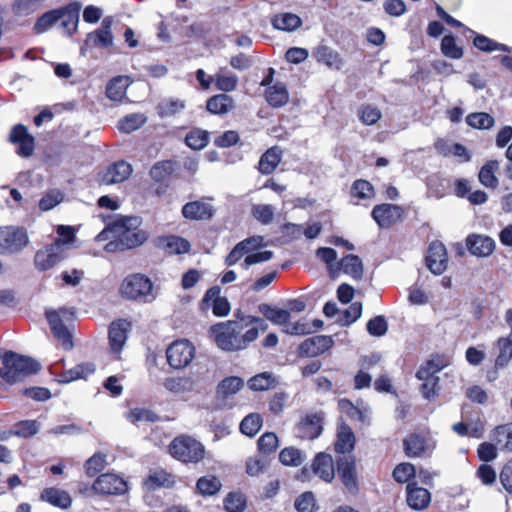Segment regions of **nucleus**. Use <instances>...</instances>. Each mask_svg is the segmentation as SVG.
Wrapping results in <instances>:
<instances>
[{
    "mask_svg": "<svg viewBox=\"0 0 512 512\" xmlns=\"http://www.w3.org/2000/svg\"><path fill=\"white\" fill-rule=\"evenodd\" d=\"M499 166L500 165L497 160L487 161L479 171V182L487 188L495 189L499 184L498 178L496 176V173L499 170Z\"/></svg>",
    "mask_w": 512,
    "mask_h": 512,
    "instance_id": "nucleus-33",
    "label": "nucleus"
},
{
    "mask_svg": "<svg viewBox=\"0 0 512 512\" xmlns=\"http://www.w3.org/2000/svg\"><path fill=\"white\" fill-rule=\"evenodd\" d=\"M323 418L319 413L309 414L303 417L295 427V435L301 439L313 440L323 430Z\"/></svg>",
    "mask_w": 512,
    "mask_h": 512,
    "instance_id": "nucleus-11",
    "label": "nucleus"
},
{
    "mask_svg": "<svg viewBox=\"0 0 512 512\" xmlns=\"http://www.w3.org/2000/svg\"><path fill=\"white\" fill-rule=\"evenodd\" d=\"M140 221L137 217H125L115 221L107 230L98 234V239H107V234L119 238L120 250L125 251L136 248L143 244L147 237L146 233L138 229Z\"/></svg>",
    "mask_w": 512,
    "mask_h": 512,
    "instance_id": "nucleus-1",
    "label": "nucleus"
},
{
    "mask_svg": "<svg viewBox=\"0 0 512 512\" xmlns=\"http://www.w3.org/2000/svg\"><path fill=\"white\" fill-rule=\"evenodd\" d=\"M186 107L185 101L178 98H167L157 105V113L161 118L172 117Z\"/></svg>",
    "mask_w": 512,
    "mask_h": 512,
    "instance_id": "nucleus-41",
    "label": "nucleus"
},
{
    "mask_svg": "<svg viewBox=\"0 0 512 512\" xmlns=\"http://www.w3.org/2000/svg\"><path fill=\"white\" fill-rule=\"evenodd\" d=\"M355 435L352 429L345 423H340L337 432V441L335 451L341 454L350 452L354 449Z\"/></svg>",
    "mask_w": 512,
    "mask_h": 512,
    "instance_id": "nucleus-29",
    "label": "nucleus"
},
{
    "mask_svg": "<svg viewBox=\"0 0 512 512\" xmlns=\"http://www.w3.org/2000/svg\"><path fill=\"white\" fill-rule=\"evenodd\" d=\"M60 259V249L58 245L51 244L36 253L34 262L39 270L44 271L52 268Z\"/></svg>",
    "mask_w": 512,
    "mask_h": 512,
    "instance_id": "nucleus-24",
    "label": "nucleus"
},
{
    "mask_svg": "<svg viewBox=\"0 0 512 512\" xmlns=\"http://www.w3.org/2000/svg\"><path fill=\"white\" fill-rule=\"evenodd\" d=\"M128 85V77H114L106 86V96L112 101H121L126 95Z\"/></svg>",
    "mask_w": 512,
    "mask_h": 512,
    "instance_id": "nucleus-37",
    "label": "nucleus"
},
{
    "mask_svg": "<svg viewBox=\"0 0 512 512\" xmlns=\"http://www.w3.org/2000/svg\"><path fill=\"white\" fill-rule=\"evenodd\" d=\"M359 118L365 125H373L381 118V111L374 106H363L358 112Z\"/></svg>",
    "mask_w": 512,
    "mask_h": 512,
    "instance_id": "nucleus-63",
    "label": "nucleus"
},
{
    "mask_svg": "<svg viewBox=\"0 0 512 512\" xmlns=\"http://www.w3.org/2000/svg\"><path fill=\"white\" fill-rule=\"evenodd\" d=\"M93 489L101 494L119 495L127 491V483L116 474L106 473L96 479Z\"/></svg>",
    "mask_w": 512,
    "mask_h": 512,
    "instance_id": "nucleus-10",
    "label": "nucleus"
},
{
    "mask_svg": "<svg viewBox=\"0 0 512 512\" xmlns=\"http://www.w3.org/2000/svg\"><path fill=\"white\" fill-rule=\"evenodd\" d=\"M213 207L204 201H192L182 208V215L189 220H207L213 216Z\"/></svg>",
    "mask_w": 512,
    "mask_h": 512,
    "instance_id": "nucleus-22",
    "label": "nucleus"
},
{
    "mask_svg": "<svg viewBox=\"0 0 512 512\" xmlns=\"http://www.w3.org/2000/svg\"><path fill=\"white\" fill-rule=\"evenodd\" d=\"M278 447V437L275 433L267 432L258 440L259 451L263 454H271Z\"/></svg>",
    "mask_w": 512,
    "mask_h": 512,
    "instance_id": "nucleus-62",
    "label": "nucleus"
},
{
    "mask_svg": "<svg viewBox=\"0 0 512 512\" xmlns=\"http://www.w3.org/2000/svg\"><path fill=\"white\" fill-rule=\"evenodd\" d=\"M9 138L12 143L18 144L17 154L19 156L27 158L33 154L35 149L34 137L28 133L24 125H15Z\"/></svg>",
    "mask_w": 512,
    "mask_h": 512,
    "instance_id": "nucleus-14",
    "label": "nucleus"
},
{
    "mask_svg": "<svg viewBox=\"0 0 512 512\" xmlns=\"http://www.w3.org/2000/svg\"><path fill=\"white\" fill-rule=\"evenodd\" d=\"M466 123L475 129H490L494 126V118L485 112L471 113L466 117Z\"/></svg>",
    "mask_w": 512,
    "mask_h": 512,
    "instance_id": "nucleus-50",
    "label": "nucleus"
},
{
    "mask_svg": "<svg viewBox=\"0 0 512 512\" xmlns=\"http://www.w3.org/2000/svg\"><path fill=\"white\" fill-rule=\"evenodd\" d=\"M313 472L318 475L322 480L331 482L334 478L335 471L333 466V459L329 454L318 453L313 461Z\"/></svg>",
    "mask_w": 512,
    "mask_h": 512,
    "instance_id": "nucleus-25",
    "label": "nucleus"
},
{
    "mask_svg": "<svg viewBox=\"0 0 512 512\" xmlns=\"http://www.w3.org/2000/svg\"><path fill=\"white\" fill-rule=\"evenodd\" d=\"M42 2L43 0H15L12 10L17 16H28L34 13Z\"/></svg>",
    "mask_w": 512,
    "mask_h": 512,
    "instance_id": "nucleus-54",
    "label": "nucleus"
},
{
    "mask_svg": "<svg viewBox=\"0 0 512 512\" xmlns=\"http://www.w3.org/2000/svg\"><path fill=\"white\" fill-rule=\"evenodd\" d=\"M244 386L242 378L231 376L223 379L218 385V393L223 396H229L237 393Z\"/></svg>",
    "mask_w": 512,
    "mask_h": 512,
    "instance_id": "nucleus-52",
    "label": "nucleus"
},
{
    "mask_svg": "<svg viewBox=\"0 0 512 512\" xmlns=\"http://www.w3.org/2000/svg\"><path fill=\"white\" fill-rule=\"evenodd\" d=\"M61 18L62 12L59 9L50 10L37 19L34 24V30L38 34L44 33L48 31Z\"/></svg>",
    "mask_w": 512,
    "mask_h": 512,
    "instance_id": "nucleus-45",
    "label": "nucleus"
},
{
    "mask_svg": "<svg viewBox=\"0 0 512 512\" xmlns=\"http://www.w3.org/2000/svg\"><path fill=\"white\" fill-rule=\"evenodd\" d=\"M469 252L475 256H489L495 249V241L488 236L473 234L466 240Z\"/></svg>",
    "mask_w": 512,
    "mask_h": 512,
    "instance_id": "nucleus-19",
    "label": "nucleus"
},
{
    "mask_svg": "<svg viewBox=\"0 0 512 512\" xmlns=\"http://www.w3.org/2000/svg\"><path fill=\"white\" fill-rule=\"evenodd\" d=\"M440 48L442 54L451 59H460L464 54L463 48L457 45L456 38L452 35L442 38Z\"/></svg>",
    "mask_w": 512,
    "mask_h": 512,
    "instance_id": "nucleus-49",
    "label": "nucleus"
},
{
    "mask_svg": "<svg viewBox=\"0 0 512 512\" xmlns=\"http://www.w3.org/2000/svg\"><path fill=\"white\" fill-rule=\"evenodd\" d=\"M282 158V151L278 147L268 149L260 158L258 169L262 174H271Z\"/></svg>",
    "mask_w": 512,
    "mask_h": 512,
    "instance_id": "nucleus-35",
    "label": "nucleus"
},
{
    "mask_svg": "<svg viewBox=\"0 0 512 512\" xmlns=\"http://www.w3.org/2000/svg\"><path fill=\"white\" fill-rule=\"evenodd\" d=\"M95 365L91 362L81 363L65 373L64 381L70 382L81 378H87L94 373Z\"/></svg>",
    "mask_w": 512,
    "mask_h": 512,
    "instance_id": "nucleus-53",
    "label": "nucleus"
},
{
    "mask_svg": "<svg viewBox=\"0 0 512 512\" xmlns=\"http://www.w3.org/2000/svg\"><path fill=\"white\" fill-rule=\"evenodd\" d=\"M271 22L275 29L287 32L298 29L302 24L300 17L293 13L277 14L272 18Z\"/></svg>",
    "mask_w": 512,
    "mask_h": 512,
    "instance_id": "nucleus-38",
    "label": "nucleus"
},
{
    "mask_svg": "<svg viewBox=\"0 0 512 512\" xmlns=\"http://www.w3.org/2000/svg\"><path fill=\"white\" fill-rule=\"evenodd\" d=\"M244 327L242 322L227 321L213 325L210 331L220 349L232 352L241 350L240 340Z\"/></svg>",
    "mask_w": 512,
    "mask_h": 512,
    "instance_id": "nucleus-4",
    "label": "nucleus"
},
{
    "mask_svg": "<svg viewBox=\"0 0 512 512\" xmlns=\"http://www.w3.org/2000/svg\"><path fill=\"white\" fill-rule=\"evenodd\" d=\"M41 500L51 504L52 506L68 509L72 504V499L69 493L65 490L50 487L42 491Z\"/></svg>",
    "mask_w": 512,
    "mask_h": 512,
    "instance_id": "nucleus-26",
    "label": "nucleus"
},
{
    "mask_svg": "<svg viewBox=\"0 0 512 512\" xmlns=\"http://www.w3.org/2000/svg\"><path fill=\"white\" fill-rule=\"evenodd\" d=\"M314 57L319 63H323L331 68L340 69L342 60L339 54L328 46H319L313 53Z\"/></svg>",
    "mask_w": 512,
    "mask_h": 512,
    "instance_id": "nucleus-39",
    "label": "nucleus"
},
{
    "mask_svg": "<svg viewBox=\"0 0 512 512\" xmlns=\"http://www.w3.org/2000/svg\"><path fill=\"white\" fill-rule=\"evenodd\" d=\"M339 268L354 279H360L363 275V264L357 255L344 256L338 263Z\"/></svg>",
    "mask_w": 512,
    "mask_h": 512,
    "instance_id": "nucleus-40",
    "label": "nucleus"
},
{
    "mask_svg": "<svg viewBox=\"0 0 512 512\" xmlns=\"http://www.w3.org/2000/svg\"><path fill=\"white\" fill-rule=\"evenodd\" d=\"M206 108L212 114H227L234 108V100L225 93L214 95L207 100Z\"/></svg>",
    "mask_w": 512,
    "mask_h": 512,
    "instance_id": "nucleus-31",
    "label": "nucleus"
},
{
    "mask_svg": "<svg viewBox=\"0 0 512 512\" xmlns=\"http://www.w3.org/2000/svg\"><path fill=\"white\" fill-rule=\"evenodd\" d=\"M195 356V347L188 340H176L166 350L168 364L174 369L188 366Z\"/></svg>",
    "mask_w": 512,
    "mask_h": 512,
    "instance_id": "nucleus-7",
    "label": "nucleus"
},
{
    "mask_svg": "<svg viewBox=\"0 0 512 512\" xmlns=\"http://www.w3.org/2000/svg\"><path fill=\"white\" fill-rule=\"evenodd\" d=\"M406 501L413 510L425 509L431 501V494L426 488L419 487L416 482L406 486Z\"/></svg>",
    "mask_w": 512,
    "mask_h": 512,
    "instance_id": "nucleus-16",
    "label": "nucleus"
},
{
    "mask_svg": "<svg viewBox=\"0 0 512 512\" xmlns=\"http://www.w3.org/2000/svg\"><path fill=\"white\" fill-rule=\"evenodd\" d=\"M59 10L62 12V26L68 31L69 35H72L78 27L81 4L79 2H71Z\"/></svg>",
    "mask_w": 512,
    "mask_h": 512,
    "instance_id": "nucleus-27",
    "label": "nucleus"
},
{
    "mask_svg": "<svg viewBox=\"0 0 512 512\" xmlns=\"http://www.w3.org/2000/svg\"><path fill=\"white\" fill-rule=\"evenodd\" d=\"M133 169L131 164L124 160L109 165L99 174V182L105 185L117 184L125 181L131 175Z\"/></svg>",
    "mask_w": 512,
    "mask_h": 512,
    "instance_id": "nucleus-12",
    "label": "nucleus"
},
{
    "mask_svg": "<svg viewBox=\"0 0 512 512\" xmlns=\"http://www.w3.org/2000/svg\"><path fill=\"white\" fill-rule=\"evenodd\" d=\"M497 445L506 451H512V423L497 426L493 433Z\"/></svg>",
    "mask_w": 512,
    "mask_h": 512,
    "instance_id": "nucleus-48",
    "label": "nucleus"
},
{
    "mask_svg": "<svg viewBox=\"0 0 512 512\" xmlns=\"http://www.w3.org/2000/svg\"><path fill=\"white\" fill-rule=\"evenodd\" d=\"M214 83L217 90L228 93L236 89L238 85V77L236 74L227 72L221 68L218 73L214 75Z\"/></svg>",
    "mask_w": 512,
    "mask_h": 512,
    "instance_id": "nucleus-43",
    "label": "nucleus"
},
{
    "mask_svg": "<svg viewBox=\"0 0 512 512\" xmlns=\"http://www.w3.org/2000/svg\"><path fill=\"white\" fill-rule=\"evenodd\" d=\"M147 121L143 113H132L118 121L117 128L123 133H131L141 128Z\"/></svg>",
    "mask_w": 512,
    "mask_h": 512,
    "instance_id": "nucleus-42",
    "label": "nucleus"
},
{
    "mask_svg": "<svg viewBox=\"0 0 512 512\" xmlns=\"http://www.w3.org/2000/svg\"><path fill=\"white\" fill-rule=\"evenodd\" d=\"M403 215V209L395 204L384 203L376 205L371 213L372 218L380 228H390Z\"/></svg>",
    "mask_w": 512,
    "mask_h": 512,
    "instance_id": "nucleus-8",
    "label": "nucleus"
},
{
    "mask_svg": "<svg viewBox=\"0 0 512 512\" xmlns=\"http://www.w3.org/2000/svg\"><path fill=\"white\" fill-rule=\"evenodd\" d=\"M334 344L333 338L328 335H317L305 339L298 348L301 357H316L329 350Z\"/></svg>",
    "mask_w": 512,
    "mask_h": 512,
    "instance_id": "nucleus-9",
    "label": "nucleus"
},
{
    "mask_svg": "<svg viewBox=\"0 0 512 512\" xmlns=\"http://www.w3.org/2000/svg\"><path fill=\"white\" fill-rule=\"evenodd\" d=\"M403 445L406 455L411 458L421 457L434 449V444L419 434L408 436Z\"/></svg>",
    "mask_w": 512,
    "mask_h": 512,
    "instance_id": "nucleus-17",
    "label": "nucleus"
},
{
    "mask_svg": "<svg viewBox=\"0 0 512 512\" xmlns=\"http://www.w3.org/2000/svg\"><path fill=\"white\" fill-rule=\"evenodd\" d=\"M64 195L58 189L48 191L39 201V208L42 211H49L63 201Z\"/></svg>",
    "mask_w": 512,
    "mask_h": 512,
    "instance_id": "nucleus-57",
    "label": "nucleus"
},
{
    "mask_svg": "<svg viewBox=\"0 0 512 512\" xmlns=\"http://www.w3.org/2000/svg\"><path fill=\"white\" fill-rule=\"evenodd\" d=\"M497 356L495 359V367L503 368L508 365L512 359V337H500L495 344Z\"/></svg>",
    "mask_w": 512,
    "mask_h": 512,
    "instance_id": "nucleus-34",
    "label": "nucleus"
},
{
    "mask_svg": "<svg viewBox=\"0 0 512 512\" xmlns=\"http://www.w3.org/2000/svg\"><path fill=\"white\" fill-rule=\"evenodd\" d=\"M106 464V456L101 453H96L90 457L85 463V471L87 476L94 477L102 471Z\"/></svg>",
    "mask_w": 512,
    "mask_h": 512,
    "instance_id": "nucleus-59",
    "label": "nucleus"
},
{
    "mask_svg": "<svg viewBox=\"0 0 512 512\" xmlns=\"http://www.w3.org/2000/svg\"><path fill=\"white\" fill-rule=\"evenodd\" d=\"M221 486L220 480L212 475L200 477L196 483L197 491L203 496L215 495Z\"/></svg>",
    "mask_w": 512,
    "mask_h": 512,
    "instance_id": "nucleus-44",
    "label": "nucleus"
},
{
    "mask_svg": "<svg viewBox=\"0 0 512 512\" xmlns=\"http://www.w3.org/2000/svg\"><path fill=\"white\" fill-rule=\"evenodd\" d=\"M176 483V477L164 469L150 470L147 478L144 480V486L147 490L158 488H170Z\"/></svg>",
    "mask_w": 512,
    "mask_h": 512,
    "instance_id": "nucleus-21",
    "label": "nucleus"
},
{
    "mask_svg": "<svg viewBox=\"0 0 512 512\" xmlns=\"http://www.w3.org/2000/svg\"><path fill=\"white\" fill-rule=\"evenodd\" d=\"M262 427V418L257 413L247 415L240 423V430L243 434L253 437Z\"/></svg>",
    "mask_w": 512,
    "mask_h": 512,
    "instance_id": "nucleus-51",
    "label": "nucleus"
},
{
    "mask_svg": "<svg viewBox=\"0 0 512 512\" xmlns=\"http://www.w3.org/2000/svg\"><path fill=\"white\" fill-rule=\"evenodd\" d=\"M245 506L246 500L241 493L231 492L224 500V507L228 512H242Z\"/></svg>",
    "mask_w": 512,
    "mask_h": 512,
    "instance_id": "nucleus-58",
    "label": "nucleus"
},
{
    "mask_svg": "<svg viewBox=\"0 0 512 512\" xmlns=\"http://www.w3.org/2000/svg\"><path fill=\"white\" fill-rule=\"evenodd\" d=\"M130 326V322L124 319L111 323L109 327V345L113 353L118 354L124 347Z\"/></svg>",
    "mask_w": 512,
    "mask_h": 512,
    "instance_id": "nucleus-15",
    "label": "nucleus"
},
{
    "mask_svg": "<svg viewBox=\"0 0 512 512\" xmlns=\"http://www.w3.org/2000/svg\"><path fill=\"white\" fill-rule=\"evenodd\" d=\"M274 207L270 204H258L252 208L253 217L263 225H268L274 217Z\"/></svg>",
    "mask_w": 512,
    "mask_h": 512,
    "instance_id": "nucleus-55",
    "label": "nucleus"
},
{
    "mask_svg": "<svg viewBox=\"0 0 512 512\" xmlns=\"http://www.w3.org/2000/svg\"><path fill=\"white\" fill-rule=\"evenodd\" d=\"M87 46L109 47L113 44V35L111 32V20L105 18L101 27L87 35L85 40Z\"/></svg>",
    "mask_w": 512,
    "mask_h": 512,
    "instance_id": "nucleus-20",
    "label": "nucleus"
},
{
    "mask_svg": "<svg viewBox=\"0 0 512 512\" xmlns=\"http://www.w3.org/2000/svg\"><path fill=\"white\" fill-rule=\"evenodd\" d=\"M268 104L274 108H280L289 101V93L285 84L277 82L265 91Z\"/></svg>",
    "mask_w": 512,
    "mask_h": 512,
    "instance_id": "nucleus-28",
    "label": "nucleus"
},
{
    "mask_svg": "<svg viewBox=\"0 0 512 512\" xmlns=\"http://www.w3.org/2000/svg\"><path fill=\"white\" fill-rule=\"evenodd\" d=\"M73 312L68 309L59 311L47 310L46 318L50 325L53 335L62 344L63 348L70 350L73 348L72 336L68 328L64 325L65 320L72 318Z\"/></svg>",
    "mask_w": 512,
    "mask_h": 512,
    "instance_id": "nucleus-6",
    "label": "nucleus"
},
{
    "mask_svg": "<svg viewBox=\"0 0 512 512\" xmlns=\"http://www.w3.org/2000/svg\"><path fill=\"white\" fill-rule=\"evenodd\" d=\"M351 193L358 199H370L374 196V189L370 182L360 179L353 183Z\"/></svg>",
    "mask_w": 512,
    "mask_h": 512,
    "instance_id": "nucleus-60",
    "label": "nucleus"
},
{
    "mask_svg": "<svg viewBox=\"0 0 512 512\" xmlns=\"http://www.w3.org/2000/svg\"><path fill=\"white\" fill-rule=\"evenodd\" d=\"M170 455L185 464H197L205 456L204 445L195 438L181 435L172 440L168 447Z\"/></svg>",
    "mask_w": 512,
    "mask_h": 512,
    "instance_id": "nucleus-3",
    "label": "nucleus"
},
{
    "mask_svg": "<svg viewBox=\"0 0 512 512\" xmlns=\"http://www.w3.org/2000/svg\"><path fill=\"white\" fill-rule=\"evenodd\" d=\"M29 242L27 232L23 228H6L3 253H17Z\"/></svg>",
    "mask_w": 512,
    "mask_h": 512,
    "instance_id": "nucleus-18",
    "label": "nucleus"
},
{
    "mask_svg": "<svg viewBox=\"0 0 512 512\" xmlns=\"http://www.w3.org/2000/svg\"><path fill=\"white\" fill-rule=\"evenodd\" d=\"M153 284L151 280L142 274H131L124 278L120 286L122 297L143 302L151 301Z\"/></svg>",
    "mask_w": 512,
    "mask_h": 512,
    "instance_id": "nucleus-5",
    "label": "nucleus"
},
{
    "mask_svg": "<svg viewBox=\"0 0 512 512\" xmlns=\"http://www.w3.org/2000/svg\"><path fill=\"white\" fill-rule=\"evenodd\" d=\"M466 30L472 34H475V37L473 40V45L478 50L487 52V53H490L493 51H503V52L512 53V47H510L506 44L499 43L493 39L488 38L485 35L476 34L473 30H470L468 28H466Z\"/></svg>",
    "mask_w": 512,
    "mask_h": 512,
    "instance_id": "nucleus-32",
    "label": "nucleus"
},
{
    "mask_svg": "<svg viewBox=\"0 0 512 512\" xmlns=\"http://www.w3.org/2000/svg\"><path fill=\"white\" fill-rule=\"evenodd\" d=\"M428 269L435 275H441L447 268V251L443 243L434 241L430 244L426 256Z\"/></svg>",
    "mask_w": 512,
    "mask_h": 512,
    "instance_id": "nucleus-13",
    "label": "nucleus"
},
{
    "mask_svg": "<svg viewBox=\"0 0 512 512\" xmlns=\"http://www.w3.org/2000/svg\"><path fill=\"white\" fill-rule=\"evenodd\" d=\"M416 470L411 463H400L393 470V478L398 483H410V479L415 477Z\"/></svg>",
    "mask_w": 512,
    "mask_h": 512,
    "instance_id": "nucleus-56",
    "label": "nucleus"
},
{
    "mask_svg": "<svg viewBox=\"0 0 512 512\" xmlns=\"http://www.w3.org/2000/svg\"><path fill=\"white\" fill-rule=\"evenodd\" d=\"M259 311L267 320L275 325L284 326V328L290 320V312L288 310L277 308L269 304L263 303L259 305Z\"/></svg>",
    "mask_w": 512,
    "mask_h": 512,
    "instance_id": "nucleus-36",
    "label": "nucleus"
},
{
    "mask_svg": "<svg viewBox=\"0 0 512 512\" xmlns=\"http://www.w3.org/2000/svg\"><path fill=\"white\" fill-rule=\"evenodd\" d=\"M337 473L347 489L350 491L357 489V476L354 460L340 458L337 461Z\"/></svg>",
    "mask_w": 512,
    "mask_h": 512,
    "instance_id": "nucleus-23",
    "label": "nucleus"
},
{
    "mask_svg": "<svg viewBox=\"0 0 512 512\" xmlns=\"http://www.w3.org/2000/svg\"><path fill=\"white\" fill-rule=\"evenodd\" d=\"M39 369L40 365L34 359L14 352H7L3 357V367L0 369V385L22 381Z\"/></svg>",
    "mask_w": 512,
    "mask_h": 512,
    "instance_id": "nucleus-2",
    "label": "nucleus"
},
{
    "mask_svg": "<svg viewBox=\"0 0 512 512\" xmlns=\"http://www.w3.org/2000/svg\"><path fill=\"white\" fill-rule=\"evenodd\" d=\"M295 508L298 512H314L315 498L312 492H305L297 497Z\"/></svg>",
    "mask_w": 512,
    "mask_h": 512,
    "instance_id": "nucleus-64",
    "label": "nucleus"
},
{
    "mask_svg": "<svg viewBox=\"0 0 512 512\" xmlns=\"http://www.w3.org/2000/svg\"><path fill=\"white\" fill-rule=\"evenodd\" d=\"M158 246L168 254H183L190 250V243L179 236H166L158 239Z\"/></svg>",
    "mask_w": 512,
    "mask_h": 512,
    "instance_id": "nucleus-30",
    "label": "nucleus"
},
{
    "mask_svg": "<svg viewBox=\"0 0 512 512\" xmlns=\"http://www.w3.org/2000/svg\"><path fill=\"white\" fill-rule=\"evenodd\" d=\"M306 459L305 454L294 447H286L279 454L280 462L285 466H300Z\"/></svg>",
    "mask_w": 512,
    "mask_h": 512,
    "instance_id": "nucleus-46",
    "label": "nucleus"
},
{
    "mask_svg": "<svg viewBox=\"0 0 512 512\" xmlns=\"http://www.w3.org/2000/svg\"><path fill=\"white\" fill-rule=\"evenodd\" d=\"M247 384L253 391H264L274 387L276 380L271 373L263 372L251 377Z\"/></svg>",
    "mask_w": 512,
    "mask_h": 512,
    "instance_id": "nucleus-47",
    "label": "nucleus"
},
{
    "mask_svg": "<svg viewBox=\"0 0 512 512\" xmlns=\"http://www.w3.org/2000/svg\"><path fill=\"white\" fill-rule=\"evenodd\" d=\"M185 142L190 148L200 150L208 144V135L205 131L194 130L186 135Z\"/></svg>",
    "mask_w": 512,
    "mask_h": 512,
    "instance_id": "nucleus-61",
    "label": "nucleus"
}]
</instances>
